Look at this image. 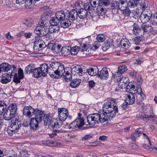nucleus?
Masks as SVG:
<instances>
[{"instance_id": "nucleus-1", "label": "nucleus", "mask_w": 157, "mask_h": 157, "mask_svg": "<svg viewBox=\"0 0 157 157\" xmlns=\"http://www.w3.org/2000/svg\"><path fill=\"white\" fill-rule=\"evenodd\" d=\"M49 75L52 77L58 78L62 76L64 77L66 82H69L71 79L70 67L64 68L63 65L57 62H52L49 64Z\"/></svg>"}, {"instance_id": "nucleus-2", "label": "nucleus", "mask_w": 157, "mask_h": 157, "mask_svg": "<svg viewBox=\"0 0 157 157\" xmlns=\"http://www.w3.org/2000/svg\"><path fill=\"white\" fill-rule=\"evenodd\" d=\"M116 100L111 99L110 101L105 102L102 106L103 113H101L102 117L105 119V121L108 123V120L110 121L116 115L118 112V107L115 105Z\"/></svg>"}, {"instance_id": "nucleus-3", "label": "nucleus", "mask_w": 157, "mask_h": 157, "mask_svg": "<svg viewBox=\"0 0 157 157\" xmlns=\"http://www.w3.org/2000/svg\"><path fill=\"white\" fill-rule=\"evenodd\" d=\"M44 118V124L45 125H48L49 126H51L53 130V132L50 136L53 137V136L52 135L56 136L58 134L62 133L64 131L62 129H58V128H56V123H58L57 119H54L50 117L48 114H45L43 117Z\"/></svg>"}, {"instance_id": "nucleus-4", "label": "nucleus", "mask_w": 157, "mask_h": 157, "mask_svg": "<svg viewBox=\"0 0 157 157\" xmlns=\"http://www.w3.org/2000/svg\"><path fill=\"white\" fill-rule=\"evenodd\" d=\"M17 109V105L16 103L11 104L5 111L3 119L6 121H10L12 118L18 117L16 114Z\"/></svg>"}, {"instance_id": "nucleus-5", "label": "nucleus", "mask_w": 157, "mask_h": 157, "mask_svg": "<svg viewBox=\"0 0 157 157\" xmlns=\"http://www.w3.org/2000/svg\"><path fill=\"white\" fill-rule=\"evenodd\" d=\"M101 114L98 113H94L88 115L86 117L88 124L94 126L96 124L101 123L104 124H107L105 121V119L102 117Z\"/></svg>"}, {"instance_id": "nucleus-6", "label": "nucleus", "mask_w": 157, "mask_h": 157, "mask_svg": "<svg viewBox=\"0 0 157 157\" xmlns=\"http://www.w3.org/2000/svg\"><path fill=\"white\" fill-rule=\"evenodd\" d=\"M100 43L98 41H95L93 44L92 46L88 44H84L81 51V54L83 57L89 55L91 51H95L101 46Z\"/></svg>"}, {"instance_id": "nucleus-7", "label": "nucleus", "mask_w": 157, "mask_h": 157, "mask_svg": "<svg viewBox=\"0 0 157 157\" xmlns=\"http://www.w3.org/2000/svg\"><path fill=\"white\" fill-rule=\"evenodd\" d=\"M11 124L8 127L7 132L8 134L10 136H12L13 134L17 132L18 130L21 126V123L19 121L18 117H16L12 118Z\"/></svg>"}, {"instance_id": "nucleus-8", "label": "nucleus", "mask_w": 157, "mask_h": 157, "mask_svg": "<svg viewBox=\"0 0 157 157\" xmlns=\"http://www.w3.org/2000/svg\"><path fill=\"white\" fill-rule=\"evenodd\" d=\"M58 110L59 119H57L58 123H56V127L59 129L63 124V122L66 120L69 113L68 110L66 108H59Z\"/></svg>"}, {"instance_id": "nucleus-9", "label": "nucleus", "mask_w": 157, "mask_h": 157, "mask_svg": "<svg viewBox=\"0 0 157 157\" xmlns=\"http://www.w3.org/2000/svg\"><path fill=\"white\" fill-rule=\"evenodd\" d=\"M48 26L44 23L43 21H41L40 24L36 27L34 32L36 34L40 36H44L48 32Z\"/></svg>"}, {"instance_id": "nucleus-10", "label": "nucleus", "mask_w": 157, "mask_h": 157, "mask_svg": "<svg viewBox=\"0 0 157 157\" xmlns=\"http://www.w3.org/2000/svg\"><path fill=\"white\" fill-rule=\"evenodd\" d=\"M85 124L84 119L82 117L78 118L71 123L68 128L71 129H76L81 128Z\"/></svg>"}, {"instance_id": "nucleus-11", "label": "nucleus", "mask_w": 157, "mask_h": 157, "mask_svg": "<svg viewBox=\"0 0 157 157\" xmlns=\"http://www.w3.org/2000/svg\"><path fill=\"white\" fill-rule=\"evenodd\" d=\"M152 14L151 11L149 10L144 11L140 17V20L141 22L144 24L148 22L150 20Z\"/></svg>"}, {"instance_id": "nucleus-12", "label": "nucleus", "mask_w": 157, "mask_h": 157, "mask_svg": "<svg viewBox=\"0 0 157 157\" xmlns=\"http://www.w3.org/2000/svg\"><path fill=\"white\" fill-rule=\"evenodd\" d=\"M100 2V0L94 1L92 3H86L84 4V7L89 12L91 13L94 10V8L96 7L98 4Z\"/></svg>"}, {"instance_id": "nucleus-13", "label": "nucleus", "mask_w": 157, "mask_h": 157, "mask_svg": "<svg viewBox=\"0 0 157 157\" xmlns=\"http://www.w3.org/2000/svg\"><path fill=\"white\" fill-rule=\"evenodd\" d=\"M128 78H123L122 77H120L118 78H116L115 80L118 82L119 88L121 89L125 88L126 86L128 85Z\"/></svg>"}, {"instance_id": "nucleus-14", "label": "nucleus", "mask_w": 157, "mask_h": 157, "mask_svg": "<svg viewBox=\"0 0 157 157\" xmlns=\"http://www.w3.org/2000/svg\"><path fill=\"white\" fill-rule=\"evenodd\" d=\"M35 109L29 106L25 107L23 109V114L29 117L33 115Z\"/></svg>"}, {"instance_id": "nucleus-15", "label": "nucleus", "mask_w": 157, "mask_h": 157, "mask_svg": "<svg viewBox=\"0 0 157 157\" xmlns=\"http://www.w3.org/2000/svg\"><path fill=\"white\" fill-rule=\"evenodd\" d=\"M99 78L103 79H106L109 77V72L107 68H104L98 73Z\"/></svg>"}, {"instance_id": "nucleus-16", "label": "nucleus", "mask_w": 157, "mask_h": 157, "mask_svg": "<svg viewBox=\"0 0 157 157\" xmlns=\"http://www.w3.org/2000/svg\"><path fill=\"white\" fill-rule=\"evenodd\" d=\"M34 110L33 115L35 116V118L39 120V121H42L44 116V112L37 109H35Z\"/></svg>"}, {"instance_id": "nucleus-17", "label": "nucleus", "mask_w": 157, "mask_h": 157, "mask_svg": "<svg viewBox=\"0 0 157 157\" xmlns=\"http://www.w3.org/2000/svg\"><path fill=\"white\" fill-rule=\"evenodd\" d=\"M127 67L125 65H123L119 67L117 71L115 73L114 75V78L115 79L116 78L122 77V74L125 71L127 70Z\"/></svg>"}, {"instance_id": "nucleus-18", "label": "nucleus", "mask_w": 157, "mask_h": 157, "mask_svg": "<svg viewBox=\"0 0 157 157\" xmlns=\"http://www.w3.org/2000/svg\"><path fill=\"white\" fill-rule=\"evenodd\" d=\"M41 121L35 118H31L29 124L31 128L33 130L37 129L38 128L39 123Z\"/></svg>"}, {"instance_id": "nucleus-19", "label": "nucleus", "mask_w": 157, "mask_h": 157, "mask_svg": "<svg viewBox=\"0 0 157 157\" xmlns=\"http://www.w3.org/2000/svg\"><path fill=\"white\" fill-rule=\"evenodd\" d=\"M39 68L44 76H46L48 72L49 73V71H49V66L46 63H44L42 64Z\"/></svg>"}, {"instance_id": "nucleus-20", "label": "nucleus", "mask_w": 157, "mask_h": 157, "mask_svg": "<svg viewBox=\"0 0 157 157\" xmlns=\"http://www.w3.org/2000/svg\"><path fill=\"white\" fill-rule=\"evenodd\" d=\"M71 69V68L70 67ZM71 73L74 75H78L79 76H82L83 73L82 69L80 66H77L73 67L71 70ZM71 71H70L71 72Z\"/></svg>"}, {"instance_id": "nucleus-21", "label": "nucleus", "mask_w": 157, "mask_h": 157, "mask_svg": "<svg viewBox=\"0 0 157 157\" xmlns=\"http://www.w3.org/2000/svg\"><path fill=\"white\" fill-rule=\"evenodd\" d=\"M49 45L52 47V50L55 53H58L61 51L62 46L60 44H49Z\"/></svg>"}, {"instance_id": "nucleus-22", "label": "nucleus", "mask_w": 157, "mask_h": 157, "mask_svg": "<svg viewBox=\"0 0 157 157\" xmlns=\"http://www.w3.org/2000/svg\"><path fill=\"white\" fill-rule=\"evenodd\" d=\"M1 78V82L3 84L8 83L11 81V75L7 73L2 74Z\"/></svg>"}, {"instance_id": "nucleus-23", "label": "nucleus", "mask_w": 157, "mask_h": 157, "mask_svg": "<svg viewBox=\"0 0 157 157\" xmlns=\"http://www.w3.org/2000/svg\"><path fill=\"white\" fill-rule=\"evenodd\" d=\"M135 101V96L134 94L130 93L129 94L126 95L125 101L128 105L133 104Z\"/></svg>"}, {"instance_id": "nucleus-24", "label": "nucleus", "mask_w": 157, "mask_h": 157, "mask_svg": "<svg viewBox=\"0 0 157 157\" xmlns=\"http://www.w3.org/2000/svg\"><path fill=\"white\" fill-rule=\"evenodd\" d=\"M69 18L72 21H74L78 17V12L75 9L71 10L69 13Z\"/></svg>"}, {"instance_id": "nucleus-25", "label": "nucleus", "mask_w": 157, "mask_h": 157, "mask_svg": "<svg viewBox=\"0 0 157 157\" xmlns=\"http://www.w3.org/2000/svg\"><path fill=\"white\" fill-rule=\"evenodd\" d=\"M89 12L87 10L84 8L78 10V17L81 19H83L86 17L87 16V13Z\"/></svg>"}, {"instance_id": "nucleus-26", "label": "nucleus", "mask_w": 157, "mask_h": 157, "mask_svg": "<svg viewBox=\"0 0 157 157\" xmlns=\"http://www.w3.org/2000/svg\"><path fill=\"white\" fill-rule=\"evenodd\" d=\"M71 22L69 19L66 18L60 21L61 26L63 28H68L71 25Z\"/></svg>"}, {"instance_id": "nucleus-27", "label": "nucleus", "mask_w": 157, "mask_h": 157, "mask_svg": "<svg viewBox=\"0 0 157 157\" xmlns=\"http://www.w3.org/2000/svg\"><path fill=\"white\" fill-rule=\"evenodd\" d=\"M142 30L144 33H149L153 31V28L150 25H143L142 26Z\"/></svg>"}, {"instance_id": "nucleus-28", "label": "nucleus", "mask_w": 157, "mask_h": 157, "mask_svg": "<svg viewBox=\"0 0 157 157\" xmlns=\"http://www.w3.org/2000/svg\"><path fill=\"white\" fill-rule=\"evenodd\" d=\"M121 44L123 48L125 49L128 48L131 45L130 42L127 39H122Z\"/></svg>"}, {"instance_id": "nucleus-29", "label": "nucleus", "mask_w": 157, "mask_h": 157, "mask_svg": "<svg viewBox=\"0 0 157 157\" xmlns=\"http://www.w3.org/2000/svg\"><path fill=\"white\" fill-rule=\"evenodd\" d=\"M48 31L51 33L58 32L59 30V27L58 25H51L48 27Z\"/></svg>"}, {"instance_id": "nucleus-30", "label": "nucleus", "mask_w": 157, "mask_h": 157, "mask_svg": "<svg viewBox=\"0 0 157 157\" xmlns=\"http://www.w3.org/2000/svg\"><path fill=\"white\" fill-rule=\"evenodd\" d=\"M133 26L132 33L133 34L136 35L139 34L142 30V28L136 23H134Z\"/></svg>"}, {"instance_id": "nucleus-31", "label": "nucleus", "mask_w": 157, "mask_h": 157, "mask_svg": "<svg viewBox=\"0 0 157 157\" xmlns=\"http://www.w3.org/2000/svg\"><path fill=\"white\" fill-rule=\"evenodd\" d=\"M34 44H36L39 45V46L42 47L43 48L46 46V44L39 37L35 38V40L34 42Z\"/></svg>"}, {"instance_id": "nucleus-32", "label": "nucleus", "mask_w": 157, "mask_h": 157, "mask_svg": "<svg viewBox=\"0 0 157 157\" xmlns=\"http://www.w3.org/2000/svg\"><path fill=\"white\" fill-rule=\"evenodd\" d=\"M7 107L6 102L4 100L0 101V115L5 111Z\"/></svg>"}, {"instance_id": "nucleus-33", "label": "nucleus", "mask_w": 157, "mask_h": 157, "mask_svg": "<svg viewBox=\"0 0 157 157\" xmlns=\"http://www.w3.org/2000/svg\"><path fill=\"white\" fill-rule=\"evenodd\" d=\"M70 47L69 46L62 48L61 52L63 56H65L70 54Z\"/></svg>"}, {"instance_id": "nucleus-34", "label": "nucleus", "mask_w": 157, "mask_h": 157, "mask_svg": "<svg viewBox=\"0 0 157 157\" xmlns=\"http://www.w3.org/2000/svg\"><path fill=\"white\" fill-rule=\"evenodd\" d=\"M55 16L60 21H61L65 19L66 13L63 10H61L57 12L56 13Z\"/></svg>"}, {"instance_id": "nucleus-35", "label": "nucleus", "mask_w": 157, "mask_h": 157, "mask_svg": "<svg viewBox=\"0 0 157 157\" xmlns=\"http://www.w3.org/2000/svg\"><path fill=\"white\" fill-rule=\"evenodd\" d=\"M118 9L121 11L124 10L127 7L126 4L125 3V0H118Z\"/></svg>"}, {"instance_id": "nucleus-36", "label": "nucleus", "mask_w": 157, "mask_h": 157, "mask_svg": "<svg viewBox=\"0 0 157 157\" xmlns=\"http://www.w3.org/2000/svg\"><path fill=\"white\" fill-rule=\"evenodd\" d=\"M139 2V0H129L127 5L130 7L134 8L137 6Z\"/></svg>"}, {"instance_id": "nucleus-37", "label": "nucleus", "mask_w": 157, "mask_h": 157, "mask_svg": "<svg viewBox=\"0 0 157 157\" xmlns=\"http://www.w3.org/2000/svg\"><path fill=\"white\" fill-rule=\"evenodd\" d=\"M34 64H30L25 67V70L27 74H30V73H32L33 71L34 70Z\"/></svg>"}, {"instance_id": "nucleus-38", "label": "nucleus", "mask_w": 157, "mask_h": 157, "mask_svg": "<svg viewBox=\"0 0 157 157\" xmlns=\"http://www.w3.org/2000/svg\"><path fill=\"white\" fill-rule=\"evenodd\" d=\"M150 23L152 25L156 26L157 25V13H155L152 14L151 19Z\"/></svg>"}, {"instance_id": "nucleus-39", "label": "nucleus", "mask_w": 157, "mask_h": 157, "mask_svg": "<svg viewBox=\"0 0 157 157\" xmlns=\"http://www.w3.org/2000/svg\"><path fill=\"white\" fill-rule=\"evenodd\" d=\"M52 15L51 11H47L45 12L41 16V19L42 21L45 20L50 17Z\"/></svg>"}, {"instance_id": "nucleus-40", "label": "nucleus", "mask_w": 157, "mask_h": 157, "mask_svg": "<svg viewBox=\"0 0 157 157\" xmlns=\"http://www.w3.org/2000/svg\"><path fill=\"white\" fill-rule=\"evenodd\" d=\"M35 2L34 0H25V7L26 8H32Z\"/></svg>"}, {"instance_id": "nucleus-41", "label": "nucleus", "mask_w": 157, "mask_h": 157, "mask_svg": "<svg viewBox=\"0 0 157 157\" xmlns=\"http://www.w3.org/2000/svg\"><path fill=\"white\" fill-rule=\"evenodd\" d=\"M88 74L91 76H95L98 75V68L94 69L93 68H89L87 70Z\"/></svg>"}, {"instance_id": "nucleus-42", "label": "nucleus", "mask_w": 157, "mask_h": 157, "mask_svg": "<svg viewBox=\"0 0 157 157\" xmlns=\"http://www.w3.org/2000/svg\"><path fill=\"white\" fill-rule=\"evenodd\" d=\"M39 67L36 68H34V70L33 71L32 73L34 75V76L36 78H38L40 77L41 76H43V75L42 74L41 71L40 70Z\"/></svg>"}, {"instance_id": "nucleus-43", "label": "nucleus", "mask_w": 157, "mask_h": 157, "mask_svg": "<svg viewBox=\"0 0 157 157\" xmlns=\"http://www.w3.org/2000/svg\"><path fill=\"white\" fill-rule=\"evenodd\" d=\"M112 45V43L111 42L108 41H106L104 42L102 46V49L103 51H106L109 49L111 46Z\"/></svg>"}, {"instance_id": "nucleus-44", "label": "nucleus", "mask_w": 157, "mask_h": 157, "mask_svg": "<svg viewBox=\"0 0 157 157\" xmlns=\"http://www.w3.org/2000/svg\"><path fill=\"white\" fill-rule=\"evenodd\" d=\"M60 20L56 16L52 17L50 20V23L51 25H58Z\"/></svg>"}, {"instance_id": "nucleus-45", "label": "nucleus", "mask_w": 157, "mask_h": 157, "mask_svg": "<svg viewBox=\"0 0 157 157\" xmlns=\"http://www.w3.org/2000/svg\"><path fill=\"white\" fill-rule=\"evenodd\" d=\"M97 12L98 15L102 16L105 13V10L102 6H98L97 9Z\"/></svg>"}, {"instance_id": "nucleus-46", "label": "nucleus", "mask_w": 157, "mask_h": 157, "mask_svg": "<svg viewBox=\"0 0 157 157\" xmlns=\"http://www.w3.org/2000/svg\"><path fill=\"white\" fill-rule=\"evenodd\" d=\"M80 83V80L79 79H75L73 80L70 84V86L72 88H75L78 86Z\"/></svg>"}, {"instance_id": "nucleus-47", "label": "nucleus", "mask_w": 157, "mask_h": 157, "mask_svg": "<svg viewBox=\"0 0 157 157\" xmlns=\"http://www.w3.org/2000/svg\"><path fill=\"white\" fill-rule=\"evenodd\" d=\"M136 88L134 85H128L126 87V90L128 92H129L130 94L134 92Z\"/></svg>"}, {"instance_id": "nucleus-48", "label": "nucleus", "mask_w": 157, "mask_h": 157, "mask_svg": "<svg viewBox=\"0 0 157 157\" xmlns=\"http://www.w3.org/2000/svg\"><path fill=\"white\" fill-rule=\"evenodd\" d=\"M70 54L72 55H76L79 50V48L77 46H75L71 48L70 47Z\"/></svg>"}, {"instance_id": "nucleus-49", "label": "nucleus", "mask_w": 157, "mask_h": 157, "mask_svg": "<svg viewBox=\"0 0 157 157\" xmlns=\"http://www.w3.org/2000/svg\"><path fill=\"white\" fill-rule=\"evenodd\" d=\"M140 8L142 9H144L147 8L148 6V3L146 0H143L140 3Z\"/></svg>"}, {"instance_id": "nucleus-50", "label": "nucleus", "mask_w": 157, "mask_h": 157, "mask_svg": "<svg viewBox=\"0 0 157 157\" xmlns=\"http://www.w3.org/2000/svg\"><path fill=\"white\" fill-rule=\"evenodd\" d=\"M29 155L25 149L22 150L20 152V157H29Z\"/></svg>"}, {"instance_id": "nucleus-51", "label": "nucleus", "mask_w": 157, "mask_h": 157, "mask_svg": "<svg viewBox=\"0 0 157 157\" xmlns=\"http://www.w3.org/2000/svg\"><path fill=\"white\" fill-rule=\"evenodd\" d=\"M97 41L99 42L100 43L102 42L105 40V37L103 35L99 34L96 37Z\"/></svg>"}, {"instance_id": "nucleus-52", "label": "nucleus", "mask_w": 157, "mask_h": 157, "mask_svg": "<svg viewBox=\"0 0 157 157\" xmlns=\"http://www.w3.org/2000/svg\"><path fill=\"white\" fill-rule=\"evenodd\" d=\"M44 48L42 47H40V46H39V45H37L36 44H34V46L33 47V52H37L39 51L42 50Z\"/></svg>"}, {"instance_id": "nucleus-53", "label": "nucleus", "mask_w": 157, "mask_h": 157, "mask_svg": "<svg viewBox=\"0 0 157 157\" xmlns=\"http://www.w3.org/2000/svg\"><path fill=\"white\" fill-rule=\"evenodd\" d=\"M82 6V4L81 2H77L74 4V7L77 10H79Z\"/></svg>"}, {"instance_id": "nucleus-54", "label": "nucleus", "mask_w": 157, "mask_h": 157, "mask_svg": "<svg viewBox=\"0 0 157 157\" xmlns=\"http://www.w3.org/2000/svg\"><path fill=\"white\" fill-rule=\"evenodd\" d=\"M143 40L142 37H141L140 36H138L136 37L134 39L133 41L136 44H137L140 43L141 41H142Z\"/></svg>"}, {"instance_id": "nucleus-55", "label": "nucleus", "mask_w": 157, "mask_h": 157, "mask_svg": "<svg viewBox=\"0 0 157 157\" xmlns=\"http://www.w3.org/2000/svg\"><path fill=\"white\" fill-rule=\"evenodd\" d=\"M134 91V93H137L138 94H140L143 93L142 88L140 85H138L136 89Z\"/></svg>"}, {"instance_id": "nucleus-56", "label": "nucleus", "mask_w": 157, "mask_h": 157, "mask_svg": "<svg viewBox=\"0 0 157 157\" xmlns=\"http://www.w3.org/2000/svg\"><path fill=\"white\" fill-rule=\"evenodd\" d=\"M100 3L104 6H107L110 4V1L109 0H100Z\"/></svg>"}, {"instance_id": "nucleus-57", "label": "nucleus", "mask_w": 157, "mask_h": 157, "mask_svg": "<svg viewBox=\"0 0 157 157\" xmlns=\"http://www.w3.org/2000/svg\"><path fill=\"white\" fill-rule=\"evenodd\" d=\"M11 67L10 68V70H11V72L10 73V75H12L13 74H17V69L16 67L13 65H10Z\"/></svg>"}, {"instance_id": "nucleus-58", "label": "nucleus", "mask_w": 157, "mask_h": 157, "mask_svg": "<svg viewBox=\"0 0 157 157\" xmlns=\"http://www.w3.org/2000/svg\"><path fill=\"white\" fill-rule=\"evenodd\" d=\"M123 11V14L126 16H129L130 14L131 13V11L129 10V9L127 7Z\"/></svg>"}, {"instance_id": "nucleus-59", "label": "nucleus", "mask_w": 157, "mask_h": 157, "mask_svg": "<svg viewBox=\"0 0 157 157\" xmlns=\"http://www.w3.org/2000/svg\"><path fill=\"white\" fill-rule=\"evenodd\" d=\"M118 0H114L112 3L111 6L112 9H114L115 8H118Z\"/></svg>"}, {"instance_id": "nucleus-60", "label": "nucleus", "mask_w": 157, "mask_h": 157, "mask_svg": "<svg viewBox=\"0 0 157 157\" xmlns=\"http://www.w3.org/2000/svg\"><path fill=\"white\" fill-rule=\"evenodd\" d=\"M129 105L125 101V102L123 103L119 106V109H121L122 110H124L127 108L128 106Z\"/></svg>"}, {"instance_id": "nucleus-61", "label": "nucleus", "mask_w": 157, "mask_h": 157, "mask_svg": "<svg viewBox=\"0 0 157 157\" xmlns=\"http://www.w3.org/2000/svg\"><path fill=\"white\" fill-rule=\"evenodd\" d=\"M20 79L19 77H18L17 74H15L14 75L13 82L17 83H20Z\"/></svg>"}, {"instance_id": "nucleus-62", "label": "nucleus", "mask_w": 157, "mask_h": 157, "mask_svg": "<svg viewBox=\"0 0 157 157\" xmlns=\"http://www.w3.org/2000/svg\"><path fill=\"white\" fill-rule=\"evenodd\" d=\"M143 129L141 128H140L137 129L134 131V133L137 135H139L142 134V132H143Z\"/></svg>"}, {"instance_id": "nucleus-63", "label": "nucleus", "mask_w": 157, "mask_h": 157, "mask_svg": "<svg viewBox=\"0 0 157 157\" xmlns=\"http://www.w3.org/2000/svg\"><path fill=\"white\" fill-rule=\"evenodd\" d=\"M137 117L138 118L143 119L144 118H149V117L148 115L146 113H145L143 114H139V115H138V116H137Z\"/></svg>"}, {"instance_id": "nucleus-64", "label": "nucleus", "mask_w": 157, "mask_h": 157, "mask_svg": "<svg viewBox=\"0 0 157 157\" xmlns=\"http://www.w3.org/2000/svg\"><path fill=\"white\" fill-rule=\"evenodd\" d=\"M24 25L27 27H29L32 25V22L30 20H26L23 23Z\"/></svg>"}]
</instances>
